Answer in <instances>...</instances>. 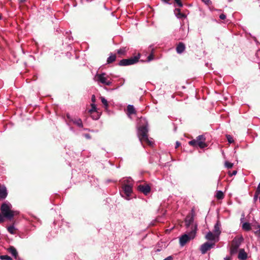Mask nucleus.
Returning <instances> with one entry per match:
<instances>
[{"label":"nucleus","mask_w":260,"mask_h":260,"mask_svg":"<svg viewBox=\"0 0 260 260\" xmlns=\"http://www.w3.org/2000/svg\"><path fill=\"white\" fill-rule=\"evenodd\" d=\"M148 124L147 123L145 125L139 127L138 131V136L139 137V140L141 142H146L150 146H152L153 144V142L151 140L149 139L147 135L148 132Z\"/></svg>","instance_id":"nucleus-1"},{"label":"nucleus","mask_w":260,"mask_h":260,"mask_svg":"<svg viewBox=\"0 0 260 260\" xmlns=\"http://www.w3.org/2000/svg\"><path fill=\"white\" fill-rule=\"evenodd\" d=\"M12 205L9 203H3L1 208V212L5 217L12 219L14 216L17 214V211H14L11 210Z\"/></svg>","instance_id":"nucleus-2"},{"label":"nucleus","mask_w":260,"mask_h":260,"mask_svg":"<svg viewBox=\"0 0 260 260\" xmlns=\"http://www.w3.org/2000/svg\"><path fill=\"white\" fill-rule=\"evenodd\" d=\"M197 229V225H192L190 232H187L185 234L180 237V244H185L193 239L196 235Z\"/></svg>","instance_id":"nucleus-3"},{"label":"nucleus","mask_w":260,"mask_h":260,"mask_svg":"<svg viewBox=\"0 0 260 260\" xmlns=\"http://www.w3.org/2000/svg\"><path fill=\"white\" fill-rule=\"evenodd\" d=\"M109 76L107 75L105 73L101 74H96L94 78V80L100 84H102L104 85L110 86L112 82L111 80L109 79Z\"/></svg>","instance_id":"nucleus-4"},{"label":"nucleus","mask_w":260,"mask_h":260,"mask_svg":"<svg viewBox=\"0 0 260 260\" xmlns=\"http://www.w3.org/2000/svg\"><path fill=\"white\" fill-rule=\"evenodd\" d=\"M123 183L122 188L125 195L128 197L132 192L133 183L131 178L128 179H124L122 181Z\"/></svg>","instance_id":"nucleus-5"},{"label":"nucleus","mask_w":260,"mask_h":260,"mask_svg":"<svg viewBox=\"0 0 260 260\" xmlns=\"http://www.w3.org/2000/svg\"><path fill=\"white\" fill-rule=\"evenodd\" d=\"M139 58L135 56L128 59H121L118 63L120 66H126L132 65L138 62Z\"/></svg>","instance_id":"nucleus-6"},{"label":"nucleus","mask_w":260,"mask_h":260,"mask_svg":"<svg viewBox=\"0 0 260 260\" xmlns=\"http://www.w3.org/2000/svg\"><path fill=\"white\" fill-rule=\"evenodd\" d=\"M164 3L169 4L173 5L175 7L174 14L177 18H179V0H161Z\"/></svg>","instance_id":"nucleus-7"},{"label":"nucleus","mask_w":260,"mask_h":260,"mask_svg":"<svg viewBox=\"0 0 260 260\" xmlns=\"http://www.w3.org/2000/svg\"><path fill=\"white\" fill-rule=\"evenodd\" d=\"M198 141V146L201 148H204L207 146V145L205 143V137L204 135H200L197 137L196 139Z\"/></svg>","instance_id":"nucleus-8"},{"label":"nucleus","mask_w":260,"mask_h":260,"mask_svg":"<svg viewBox=\"0 0 260 260\" xmlns=\"http://www.w3.org/2000/svg\"><path fill=\"white\" fill-rule=\"evenodd\" d=\"M206 238L207 240L214 242H217L219 240V236L216 235L214 232L210 231L206 234Z\"/></svg>","instance_id":"nucleus-9"},{"label":"nucleus","mask_w":260,"mask_h":260,"mask_svg":"<svg viewBox=\"0 0 260 260\" xmlns=\"http://www.w3.org/2000/svg\"><path fill=\"white\" fill-rule=\"evenodd\" d=\"M138 190L143 193L145 195H147L150 191V187L148 184L140 185L138 186Z\"/></svg>","instance_id":"nucleus-10"},{"label":"nucleus","mask_w":260,"mask_h":260,"mask_svg":"<svg viewBox=\"0 0 260 260\" xmlns=\"http://www.w3.org/2000/svg\"><path fill=\"white\" fill-rule=\"evenodd\" d=\"M240 245H231L229 247L230 254L231 256H234L239 251Z\"/></svg>","instance_id":"nucleus-11"},{"label":"nucleus","mask_w":260,"mask_h":260,"mask_svg":"<svg viewBox=\"0 0 260 260\" xmlns=\"http://www.w3.org/2000/svg\"><path fill=\"white\" fill-rule=\"evenodd\" d=\"M7 196L8 191L6 186L5 185H1L0 187V200L6 199Z\"/></svg>","instance_id":"nucleus-12"},{"label":"nucleus","mask_w":260,"mask_h":260,"mask_svg":"<svg viewBox=\"0 0 260 260\" xmlns=\"http://www.w3.org/2000/svg\"><path fill=\"white\" fill-rule=\"evenodd\" d=\"M238 258L240 260H246L247 258V254L244 249H239Z\"/></svg>","instance_id":"nucleus-13"},{"label":"nucleus","mask_w":260,"mask_h":260,"mask_svg":"<svg viewBox=\"0 0 260 260\" xmlns=\"http://www.w3.org/2000/svg\"><path fill=\"white\" fill-rule=\"evenodd\" d=\"M193 221V217L192 215H189L187 216L185 219V223L186 227H189L192 225H193L192 224Z\"/></svg>","instance_id":"nucleus-14"},{"label":"nucleus","mask_w":260,"mask_h":260,"mask_svg":"<svg viewBox=\"0 0 260 260\" xmlns=\"http://www.w3.org/2000/svg\"><path fill=\"white\" fill-rule=\"evenodd\" d=\"M214 245H202L200 248L202 254H205L208 250L213 247Z\"/></svg>","instance_id":"nucleus-15"},{"label":"nucleus","mask_w":260,"mask_h":260,"mask_svg":"<svg viewBox=\"0 0 260 260\" xmlns=\"http://www.w3.org/2000/svg\"><path fill=\"white\" fill-rule=\"evenodd\" d=\"M213 232H214L216 235H217L219 236L221 231H220V224L219 223V222H217L214 226V230L213 231Z\"/></svg>","instance_id":"nucleus-16"},{"label":"nucleus","mask_w":260,"mask_h":260,"mask_svg":"<svg viewBox=\"0 0 260 260\" xmlns=\"http://www.w3.org/2000/svg\"><path fill=\"white\" fill-rule=\"evenodd\" d=\"M8 250L11 254L14 257L15 259H17L18 253L15 248L13 246H10L8 248Z\"/></svg>","instance_id":"nucleus-17"},{"label":"nucleus","mask_w":260,"mask_h":260,"mask_svg":"<svg viewBox=\"0 0 260 260\" xmlns=\"http://www.w3.org/2000/svg\"><path fill=\"white\" fill-rule=\"evenodd\" d=\"M243 241V238L242 236L238 235L235 237L233 240L232 244H241Z\"/></svg>","instance_id":"nucleus-18"},{"label":"nucleus","mask_w":260,"mask_h":260,"mask_svg":"<svg viewBox=\"0 0 260 260\" xmlns=\"http://www.w3.org/2000/svg\"><path fill=\"white\" fill-rule=\"evenodd\" d=\"M71 121L79 127H83L82 121L80 118L72 119Z\"/></svg>","instance_id":"nucleus-19"},{"label":"nucleus","mask_w":260,"mask_h":260,"mask_svg":"<svg viewBox=\"0 0 260 260\" xmlns=\"http://www.w3.org/2000/svg\"><path fill=\"white\" fill-rule=\"evenodd\" d=\"M116 56L115 54H111L110 56L107 58V63H111L114 62L116 59Z\"/></svg>","instance_id":"nucleus-20"},{"label":"nucleus","mask_w":260,"mask_h":260,"mask_svg":"<svg viewBox=\"0 0 260 260\" xmlns=\"http://www.w3.org/2000/svg\"><path fill=\"white\" fill-rule=\"evenodd\" d=\"M242 229L245 231H249L251 230V225L248 222H244L242 224Z\"/></svg>","instance_id":"nucleus-21"},{"label":"nucleus","mask_w":260,"mask_h":260,"mask_svg":"<svg viewBox=\"0 0 260 260\" xmlns=\"http://www.w3.org/2000/svg\"><path fill=\"white\" fill-rule=\"evenodd\" d=\"M127 112L129 114H133L136 113V110L135 109L133 105H128L127 106Z\"/></svg>","instance_id":"nucleus-22"},{"label":"nucleus","mask_w":260,"mask_h":260,"mask_svg":"<svg viewBox=\"0 0 260 260\" xmlns=\"http://www.w3.org/2000/svg\"><path fill=\"white\" fill-rule=\"evenodd\" d=\"M8 232L11 234H15L16 233L17 229L13 225H10L7 228Z\"/></svg>","instance_id":"nucleus-23"},{"label":"nucleus","mask_w":260,"mask_h":260,"mask_svg":"<svg viewBox=\"0 0 260 260\" xmlns=\"http://www.w3.org/2000/svg\"><path fill=\"white\" fill-rule=\"evenodd\" d=\"M91 108L88 111L89 113L92 114L93 112H96V107L94 103H92L91 104Z\"/></svg>","instance_id":"nucleus-24"},{"label":"nucleus","mask_w":260,"mask_h":260,"mask_svg":"<svg viewBox=\"0 0 260 260\" xmlns=\"http://www.w3.org/2000/svg\"><path fill=\"white\" fill-rule=\"evenodd\" d=\"M216 197L218 199H222L224 197L223 193L222 191L218 190L216 192Z\"/></svg>","instance_id":"nucleus-25"},{"label":"nucleus","mask_w":260,"mask_h":260,"mask_svg":"<svg viewBox=\"0 0 260 260\" xmlns=\"http://www.w3.org/2000/svg\"><path fill=\"white\" fill-rule=\"evenodd\" d=\"M101 100L102 103L105 106V108H107L108 107V103L107 100L104 97L102 96L101 97Z\"/></svg>","instance_id":"nucleus-26"},{"label":"nucleus","mask_w":260,"mask_h":260,"mask_svg":"<svg viewBox=\"0 0 260 260\" xmlns=\"http://www.w3.org/2000/svg\"><path fill=\"white\" fill-rule=\"evenodd\" d=\"M0 259L2 260H12V258L10 256L7 255H1Z\"/></svg>","instance_id":"nucleus-27"},{"label":"nucleus","mask_w":260,"mask_h":260,"mask_svg":"<svg viewBox=\"0 0 260 260\" xmlns=\"http://www.w3.org/2000/svg\"><path fill=\"white\" fill-rule=\"evenodd\" d=\"M225 167L228 169L232 168L233 167V164L226 161L224 163Z\"/></svg>","instance_id":"nucleus-28"},{"label":"nucleus","mask_w":260,"mask_h":260,"mask_svg":"<svg viewBox=\"0 0 260 260\" xmlns=\"http://www.w3.org/2000/svg\"><path fill=\"white\" fill-rule=\"evenodd\" d=\"M197 142H198V141L196 139V140H193L189 141V144L192 146L197 147V146H198Z\"/></svg>","instance_id":"nucleus-29"},{"label":"nucleus","mask_w":260,"mask_h":260,"mask_svg":"<svg viewBox=\"0 0 260 260\" xmlns=\"http://www.w3.org/2000/svg\"><path fill=\"white\" fill-rule=\"evenodd\" d=\"M185 49V45L183 43L180 42V54L182 53L184 51Z\"/></svg>","instance_id":"nucleus-30"},{"label":"nucleus","mask_w":260,"mask_h":260,"mask_svg":"<svg viewBox=\"0 0 260 260\" xmlns=\"http://www.w3.org/2000/svg\"><path fill=\"white\" fill-rule=\"evenodd\" d=\"M260 193V182L259 183L258 186L257 187L256 192H255V198H257V196Z\"/></svg>","instance_id":"nucleus-31"},{"label":"nucleus","mask_w":260,"mask_h":260,"mask_svg":"<svg viewBox=\"0 0 260 260\" xmlns=\"http://www.w3.org/2000/svg\"><path fill=\"white\" fill-rule=\"evenodd\" d=\"M226 138H227V140H228V142L230 143H232L234 142V140L233 139V137L231 135H226Z\"/></svg>","instance_id":"nucleus-32"},{"label":"nucleus","mask_w":260,"mask_h":260,"mask_svg":"<svg viewBox=\"0 0 260 260\" xmlns=\"http://www.w3.org/2000/svg\"><path fill=\"white\" fill-rule=\"evenodd\" d=\"M237 172V171H233L232 173H231L230 172H229V176H232L233 175H236Z\"/></svg>","instance_id":"nucleus-33"},{"label":"nucleus","mask_w":260,"mask_h":260,"mask_svg":"<svg viewBox=\"0 0 260 260\" xmlns=\"http://www.w3.org/2000/svg\"><path fill=\"white\" fill-rule=\"evenodd\" d=\"M147 59H148V60L149 61H150L152 60L153 59V54H150V55L148 56V57Z\"/></svg>","instance_id":"nucleus-34"},{"label":"nucleus","mask_w":260,"mask_h":260,"mask_svg":"<svg viewBox=\"0 0 260 260\" xmlns=\"http://www.w3.org/2000/svg\"><path fill=\"white\" fill-rule=\"evenodd\" d=\"M83 136L85 138H86L87 139H91V136L88 134H85L83 135Z\"/></svg>","instance_id":"nucleus-35"},{"label":"nucleus","mask_w":260,"mask_h":260,"mask_svg":"<svg viewBox=\"0 0 260 260\" xmlns=\"http://www.w3.org/2000/svg\"><path fill=\"white\" fill-rule=\"evenodd\" d=\"M174 227H175L174 226H173L171 228L167 229L166 230V233H169L173 229H174Z\"/></svg>","instance_id":"nucleus-36"},{"label":"nucleus","mask_w":260,"mask_h":260,"mask_svg":"<svg viewBox=\"0 0 260 260\" xmlns=\"http://www.w3.org/2000/svg\"><path fill=\"white\" fill-rule=\"evenodd\" d=\"M219 18L222 20H224L226 18V16L224 14H221L220 15Z\"/></svg>","instance_id":"nucleus-37"},{"label":"nucleus","mask_w":260,"mask_h":260,"mask_svg":"<svg viewBox=\"0 0 260 260\" xmlns=\"http://www.w3.org/2000/svg\"><path fill=\"white\" fill-rule=\"evenodd\" d=\"M4 216L2 214V213H0V222H2L4 221Z\"/></svg>","instance_id":"nucleus-38"},{"label":"nucleus","mask_w":260,"mask_h":260,"mask_svg":"<svg viewBox=\"0 0 260 260\" xmlns=\"http://www.w3.org/2000/svg\"><path fill=\"white\" fill-rule=\"evenodd\" d=\"M232 256L231 255L230 256H226L224 258V260H232Z\"/></svg>","instance_id":"nucleus-39"},{"label":"nucleus","mask_w":260,"mask_h":260,"mask_svg":"<svg viewBox=\"0 0 260 260\" xmlns=\"http://www.w3.org/2000/svg\"><path fill=\"white\" fill-rule=\"evenodd\" d=\"M207 5H210L211 4L210 0H202Z\"/></svg>","instance_id":"nucleus-40"},{"label":"nucleus","mask_w":260,"mask_h":260,"mask_svg":"<svg viewBox=\"0 0 260 260\" xmlns=\"http://www.w3.org/2000/svg\"><path fill=\"white\" fill-rule=\"evenodd\" d=\"M91 101L92 102V103H94L95 102V96L94 95H92L91 96Z\"/></svg>","instance_id":"nucleus-41"},{"label":"nucleus","mask_w":260,"mask_h":260,"mask_svg":"<svg viewBox=\"0 0 260 260\" xmlns=\"http://www.w3.org/2000/svg\"><path fill=\"white\" fill-rule=\"evenodd\" d=\"M172 259H173L172 256H169L167 257H166V258H165L164 260H172Z\"/></svg>","instance_id":"nucleus-42"},{"label":"nucleus","mask_w":260,"mask_h":260,"mask_svg":"<svg viewBox=\"0 0 260 260\" xmlns=\"http://www.w3.org/2000/svg\"><path fill=\"white\" fill-rule=\"evenodd\" d=\"M176 52H177V53H179V44H176Z\"/></svg>","instance_id":"nucleus-43"},{"label":"nucleus","mask_w":260,"mask_h":260,"mask_svg":"<svg viewBox=\"0 0 260 260\" xmlns=\"http://www.w3.org/2000/svg\"><path fill=\"white\" fill-rule=\"evenodd\" d=\"M123 50H122V49H119V50H118L117 51V53H118V54H122V53H123Z\"/></svg>","instance_id":"nucleus-44"},{"label":"nucleus","mask_w":260,"mask_h":260,"mask_svg":"<svg viewBox=\"0 0 260 260\" xmlns=\"http://www.w3.org/2000/svg\"><path fill=\"white\" fill-rule=\"evenodd\" d=\"M179 15H180V18H181L182 17H185V15L183 14H182L180 12Z\"/></svg>","instance_id":"nucleus-45"},{"label":"nucleus","mask_w":260,"mask_h":260,"mask_svg":"<svg viewBox=\"0 0 260 260\" xmlns=\"http://www.w3.org/2000/svg\"><path fill=\"white\" fill-rule=\"evenodd\" d=\"M179 147V141H177L176 142V146H175V148H177Z\"/></svg>","instance_id":"nucleus-46"},{"label":"nucleus","mask_w":260,"mask_h":260,"mask_svg":"<svg viewBox=\"0 0 260 260\" xmlns=\"http://www.w3.org/2000/svg\"><path fill=\"white\" fill-rule=\"evenodd\" d=\"M258 230L256 232V233H257L260 236V224L258 225Z\"/></svg>","instance_id":"nucleus-47"},{"label":"nucleus","mask_w":260,"mask_h":260,"mask_svg":"<svg viewBox=\"0 0 260 260\" xmlns=\"http://www.w3.org/2000/svg\"><path fill=\"white\" fill-rule=\"evenodd\" d=\"M160 250H161V249H159V248H157V249H156V250H154V252H155V253H156V252H158L160 251Z\"/></svg>","instance_id":"nucleus-48"},{"label":"nucleus","mask_w":260,"mask_h":260,"mask_svg":"<svg viewBox=\"0 0 260 260\" xmlns=\"http://www.w3.org/2000/svg\"><path fill=\"white\" fill-rule=\"evenodd\" d=\"M177 126L175 125L174 127V131L176 132H177Z\"/></svg>","instance_id":"nucleus-49"},{"label":"nucleus","mask_w":260,"mask_h":260,"mask_svg":"<svg viewBox=\"0 0 260 260\" xmlns=\"http://www.w3.org/2000/svg\"><path fill=\"white\" fill-rule=\"evenodd\" d=\"M99 118V116H96V117H95V118H94V117H92V118H93V119H95V120L98 119Z\"/></svg>","instance_id":"nucleus-50"},{"label":"nucleus","mask_w":260,"mask_h":260,"mask_svg":"<svg viewBox=\"0 0 260 260\" xmlns=\"http://www.w3.org/2000/svg\"><path fill=\"white\" fill-rule=\"evenodd\" d=\"M17 260H23L20 257H19L18 256L17 257Z\"/></svg>","instance_id":"nucleus-51"},{"label":"nucleus","mask_w":260,"mask_h":260,"mask_svg":"<svg viewBox=\"0 0 260 260\" xmlns=\"http://www.w3.org/2000/svg\"><path fill=\"white\" fill-rule=\"evenodd\" d=\"M179 5H180V8L182 6V3H181V2L180 1Z\"/></svg>","instance_id":"nucleus-52"},{"label":"nucleus","mask_w":260,"mask_h":260,"mask_svg":"<svg viewBox=\"0 0 260 260\" xmlns=\"http://www.w3.org/2000/svg\"><path fill=\"white\" fill-rule=\"evenodd\" d=\"M84 129L85 130V131H90V130L89 129H88V128H84Z\"/></svg>","instance_id":"nucleus-53"},{"label":"nucleus","mask_w":260,"mask_h":260,"mask_svg":"<svg viewBox=\"0 0 260 260\" xmlns=\"http://www.w3.org/2000/svg\"><path fill=\"white\" fill-rule=\"evenodd\" d=\"M2 19V16L0 15V20Z\"/></svg>","instance_id":"nucleus-54"},{"label":"nucleus","mask_w":260,"mask_h":260,"mask_svg":"<svg viewBox=\"0 0 260 260\" xmlns=\"http://www.w3.org/2000/svg\"><path fill=\"white\" fill-rule=\"evenodd\" d=\"M204 244H209V243L208 242H206Z\"/></svg>","instance_id":"nucleus-55"},{"label":"nucleus","mask_w":260,"mask_h":260,"mask_svg":"<svg viewBox=\"0 0 260 260\" xmlns=\"http://www.w3.org/2000/svg\"><path fill=\"white\" fill-rule=\"evenodd\" d=\"M12 260H13V259Z\"/></svg>","instance_id":"nucleus-56"}]
</instances>
